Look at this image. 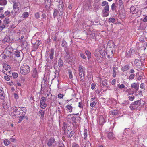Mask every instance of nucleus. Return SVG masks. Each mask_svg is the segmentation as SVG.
<instances>
[{
  "instance_id": "a211bd4d",
  "label": "nucleus",
  "mask_w": 147,
  "mask_h": 147,
  "mask_svg": "<svg viewBox=\"0 0 147 147\" xmlns=\"http://www.w3.org/2000/svg\"><path fill=\"white\" fill-rule=\"evenodd\" d=\"M54 53V50L53 49H51L49 53V58L51 60H52L53 58V55Z\"/></svg>"
},
{
  "instance_id": "aec40b11",
  "label": "nucleus",
  "mask_w": 147,
  "mask_h": 147,
  "mask_svg": "<svg viewBox=\"0 0 147 147\" xmlns=\"http://www.w3.org/2000/svg\"><path fill=\"white\" fill-rule=\"evenodd\" d=\"M20 107H15L13 108L14 111L16 112V113L18 115L20 114V113H19L20 112Z\"/></svg>"
},
{
  "instance_id": "cd10ccee",
  "label": "nucleus",
  "mask_w": 147,
  "mask_h": 147,
  "mask_svg": "<svg viewBox=\"0 0 147 147\" xmlns=\"http://www.w3.org/2000/svg\"><path fill=\"white\" fill-rule=\"evenodd\" d=\"M129 108L132 110H133L136 109V106H135V102L132 103L130 106Z\"/></svg>"
},
{
  "instance_id": "f257e3e1",
  "label": "nucleus",
  "mask_w": 147,
  "mask_h": 147,
  "mask_svg": "<svg viewBox=\"0 0 147 147\" xmlns=\"http://www.w3.org/2000/svg\"><path fill=\"white\" fill-rule=\"evenodd\" d=\"M30 67L27 65H24L20 67V72L22 74L25 75L28 74L30 72Z\"/></svg>"
},
{
  "instance_id": "3c124183",
  "label": "nucleus",
  "mask_w": 147,
  "mask_h": 147,
  "mask_svg": "<svg viewBox=\"0 0 147 147\" xmlns=\"http://www.w3.org/2000/svg\"><path fill=\"white\" fill-rule=\"evenodd\" d=\"M121 104L122 105L125 106L129 104V103L128 102L125 101L122 103H121Z\"/></svg>"
},
{
  "instance_id": "79ce46f5",
  "label": "nucleus",
  "mask_w": 147,
  "mask_h": 147,
  "mask_svg": "<svg viewBox=\"0 0 147 147\" xmlns=\"http://www.w3.org/2000/svg\"><path fill=\"white\" fill-rule=\"evenodd\" d=\"M58 11L57 9H55L53 13V16L54 18H55L57 15Z\"/></svg>"
},
{
  "instance_id": "680f3d73",
  "label": "nucleus",
  "mask_w": 147,
  "mask_h": 147,
  "mask_svg": "<svg viewBox=\"0 0 147 147\" xmlns=\"http://www.w3.org/2000/svg\"><path fill=\"white\" fill-rule=\"evenodd\" d=\"M96 105V103L94 101H93L90 104V106L92 107H94Z\"/></svg>"
},
{
  "instance_id": "f704fd0d",
  "label": "nucleus",
  "mask_w": 147,
  "mask_h": 147,
  "mask_svg": "<svg viewBox=\"0 0 147 147\" xmlns=\"http://www.w3.org/2000/svg\"><path fill=\"white\" fill-rule=\"evenodd\" d=\"M39 114L41 115L40 118L43 119L44 117L45 112L42 110H40L39 112Z\"/></svg>"
},
{
  "instance_id": "f3484780",
  "label": "nucleus",
  "mask_w": 147,
  "mask_h": 147,
  "mask_svg": "<svg viewBox=\"0 0 147 147\" xmlns=\"http://www.w3.org/2000/svg\"><path fill=\"white\" fill-rule=\"evenodd\" d=\"M107 136L109 139H113L115 138V136L113 132H109L107 133Z\"/></svg>"
},
{
  "instance_id": "603ef678",
  "label": "nucleus",
  "mask_w": 147,
  "mask_h": 147,
  "mask_svg": "<svg viewBox=\"0 0 147 147\" xmlns=\"http://www.w3.org/2000/svg\"><path fill=\"white\" fill-rule=\"evenodd\" d=\"M12 76L14 78H16L18 77V75L17 73L14 72L12 74Z\"/></svg>"
},
{
  "instance_id": "5fc2aeb1",
  "label": "nucleus",
  "mask_w": 147,
  "mask_h": 147,
  "mask_svg": "<svg viewBox=\"0 0 147 147\" xmlns=\"http://www.w3.org/2000/svg\"><path fill=\"white\" fill-rule=\"evenodd\" d=\"M64 96V95H63L62 94L59 93L58 95V97L59 99L62 98Z\"/></svg>"
},
{
  "instance_id": "a19ab883",
  "label": "nucleus",
  "mask_w": 147,
  "mask_h": 147,
  "mask_svg": "<svg viewBox=\"0 0 147 147\" xmlns=\"http://www.w3.org/2000/svg\"><path fill=\"white\" fill-rule=\"evenodd\" d=\"M29 16V13L28 12H25L22 15V17L23 18H27Z\"/></svg>"
},
{
  "instance_id": "09e8293b",
  "label": "nucleus",
  "mask_w": 147,
  "mask_h": 147,
  "mask_svg": "<svg viewBox=\"0 0 147 147\" xmlns=\"http://www.w3.org/2000/svg\"><path fill=\"white\" fill-rule=\"evenodd\" d=\"M22 115V116H20L19 117V119L18 121L19 123H20L23 119L24 115Z\"/></svg>"
},
{
  "instance_id": "7ed1b4c3",
  "label": "nucleus",
  "mask_w": 147,
  "mask_h": 147,
  "mask_svg": "<svg viewBox=\"0 0 147 147\" xmlns=\"http://www.w3.org/2000/svg\"><path fill=\"white\" fill-rule=\"evenodd\" d=\"M135 102L136 109H139L142 106H144L145 104V102L142 100H140Z\"/></svg>"
},
{
  "instance_id": "49530a36",
  "label": "nucleus",
  "mask_w": 147,
  "mask_h": 147,
  "mask_svg": "<svg viewBox=\"0 0 147 147\" xmlns=\"http://www.w3.org/2000/svg\"><path fill=\"white\" fill-rule=\"evenodd\" d=\"M118 86L120 89L125 88V86L123 84H118Z\"/></svg>"
},
{
  "instance_id": "a878e982",
  "label": "nucleus",
  "mask_w": 147,
  "mask_h": 147,
  "mask_svg": "<svg viewBox=\"0 0 147 147\" xmlns=\"http://www.w3.org/2000/svg\"><path fill=\"white\" fill-rule=\"evenodd\" d=\"M3 22L4 23V24H5V26H6L7 27H8L7 25H7L8 24H9L10 22L9 19V18H5V20L3 21Z\"/></svg>"
},
{
  "instance_id": "bb28decb",
  "label": "nucleus",
  "mask_w": 147,
  "mask_h": 147,
  "mask_svg": "<svg viewBox=\"0 0 147 147\" xmlns=\"http://www.w3.org/2000/svg\"><path fill=\"white\" fill-rule=\"evenodd\" d=\"M118 5L119 8L122 9L124 7L123 1L122 0H119L118 2Z\"/></svg>"
},
{
  "instance_id": "b1692460",
  "label": "nucleus",
  "mask_w": 147,
  "mask_h": 147,
  "mask_svg": "<svg viewBox=\"0 0 147 147\" xmlns=\"http://www.w3.org/2000/svg\"><path fill=\"white\" fill-rule=\"evenodd\" d=\"M85 53L87 56L88 60H89L91 58V56L90 51L88 50H86Z\"/></svg>"
},
{
  "instance_id": "69168bd1",
  "label": "nucleus",
  "mask_w": 147,
  "mask_h": 147,
  "mask_svg": "<svg viewBox=\"0 0 147 147\" xmlns=\"http://www.w3.org/2000/svg\"><path fill=\"white\" fill-rule=\"evenodd\" d=\"M116 82V80L115 79H113L111 82V84L112 85H114Z\"/></svg>"
},
{
  "instance_id": "2eb2a0df",
  "label": "nucleus",
  "mask_w": 147,
  "mask_h": 147,
  "mask_svg": "<svg viewBox=\"0 0 147 147\" xmlns=\"http://www.w3.org/2000/svg\"><path fill=\"white\" fill-rule=\"evenodd\" d=\"M38 75V73L36 68H34L32 71V76L34 78L37 77Z\"/></svg>"
},
{
  "instance_id": "052dcab7",
  "label": "nucleus",
  "mask_w": 147,
  "mask_h": 147,
  "mask_svg": "<svg viewBox=\"0 0 147 147\" xmlns=\"http://www.w3.org/2000/svg\"><path fill=\"white\" fill-rule=\"evenodd\" d=\"M105 49L104 48L103 49H100L98 51V54H100V55L101 54V53H102L103 52H104V51L105 50Z\"/></svg>"
},
{
  "instance_id": "e433bc0d",
  "label": "nucleus",
  "mask_w": 147,
  "mask_h": 147,
  "mask_svg": "<svg viewBox=\"0 0 147 147\" xmlns=\"http://www.w3.org/2000/svg\"><path fill=\"white\" fill-rule=\"evenodd\" d=\"M117 69V68H116L115 67H114L113 68V76L114 77H115L116 76V70Z\"/></svg>"
},
{
  "instance_id": "58836bf2",
  "label": "nucleus",
  "mask_w": 147,
  "mask_h": 147,
  "mask_svg": "<svg viewBox=\"0 0 147 147\" xmlns=\"http://www.w3.org/2000/svg\"><path fill=\"white\" fill-rule=\"evenodd\" d=\"M4 15L6 16L9 17L11 16V12L7 10L5 12Z\"/></svg>"
},
{
  "instance_id": "4be33fe9",
  "label": "nucleus",
  "mask_w": 147,
  "mask_h": 147,
  "mask_svg": "<svg viewBox=\"0 0 147 147\" xmlns=\"http://www.w3.org/2000/svg\"><path fill=\"white\" fill-rule=\"evenodd\" d=\"M99 121L100 125L103 124L105 123L104 118L102 116H100Z\"/></svg>"
},
{
  "instance_id": "9b49d317",
  "label": "nucleus",
  "mask_w": 147,
  "mask_h": 147,
  "mask_svg": "<svg viewBox=\"0 0 147 147\" xmlns=\"http://www.w3.org/2000/svg\"><path fill=\"white\" fill-rule=\"evenodd\" d=\"M107 81L106 80H104L101 82V81H100V87L103 88L104 87H107L108 85L107 83Z\"/></svg>"
},
{
  "instance_id": "1a4fd4ad",
  "label": "nucleus",
  "mask_w": 147,
  "mask_h": 147,
  "mask_svg": "<svg viewBox=\"0 0 147 147\" xmlns=\"http://www.w3.org/2000/svg\"><path fill=\"white\" fill-rule=\"evenodd\" d=\"M135 63L138 68H141V66L142 65V64L140 60L138 59H136L135 61Z\"/></svg>"
},
{
  "instance_id": "338daca9",
  "label": "nucleus",
  "mask_w": 147,
  "mask_h": 147,
  "mask_svg": "<svg viewBox=\"0 0 147 147\" xmlns=\"http://www.w3.org/2000/svg\"><path fill=\"white\" fill-rule=\"evenodd\" d=\"M6 26L4 24H2L1 26H0V28H1L2 30H3L4 29L5 27Z\"/></svg>"
},
{
  "instance_id": "0eeeda50",
  "label": "nucleus",
  "mask_w": 147,
  "mask_h": 147,
  "mask_svg": "<svg viewBox=\"0 0 147 147\" xmlns=\"http://www.w3.org/2000/svg\"><path fill=\"white\" fill-rule=\"evenodd\" d=\"M109 10V6H106L102 10V14L103 17H107L108 16Z\"/></svg>"
},
{
  "instance_id": "c756f323",
  "label": "nucleus",
  "mask_w": 147,
  "mask_h": 147,
  "mask_svg": "<svg viewBox=\"0 0 147 147\" xmlns=\"http://www.w3.org/2000/svg\"><path fill=\"white\" fill-rule=\"evenodd\" d=\"M14 55L17 57H20V51L17 50H16L14 52Z\"/></svg>"
},
{
  "instance_id": "8fccbe9b",
  "label": "nucleus",
  "mask_w": 147,
  "mask_h": 147,
  "mask_svg": "<svg viewBox=\"0 0 147 147\" xmlns=\"http://www.w3.org/2000/svg\"><path fill=\"white\" fill-rule=\"evenodd\" d=\"M108 5V3L107 2L105 1H103L102 3V6H105V5L109 6V5Z\"/></svg>"
},
{
  "instance_id": "39448f33",
  "label": "nucleus",
  "mask_w": 147,
  "mask_h": 147,
  "mask_svg": "<svg viewBox=\"0 0 147 147\" xmlns=\"http://www.w3.org/2000/svg\"><path fill=\"white\" fill-rule=\"evenodd\" d=\"M59 12H60V13H59V16H61L63 14V9L64 7V5L62 0H59Z\"/></svg>"
},
{
  "instance_id": "9d476101",
  "label": "nucleus",
  "mask_w": 147,
  "mask_h": 147,
  "mask_svg": "<svg viewBox=\"0 0 147 147\" xmlns=\"http://www.w3.org/2000/svg\"><path fill=\"white\" fill-rule=\"evenodd\" d=\"M3 53L5 54L6 56L11 58H13V56L12 55L13 54L12 52H11L7 51L5 50L3 52Z\"/></svg>"
},
{
  "instance_id": "37998d69",
  "label": "nucleus",
  "mask_w": 147,
  "mask_h": 147,
  "mask_svg": "<svg viewBox=\"0 0 147 147\" xmlns=\"http://www.w3.org/2000/svg\"><path fill=\"white\" fill-rule=\"evenodd\" d=\"M111 113L113 115H116L118 114V113L117 111L113 110L111 111Z\"/></svg>"
},
{
  "instance_id": "e2e57ef3",
  "label": "nucleus",
  "mask_w": 147,
  "mask_h": 147,
  "mask_svg": "<svg viewBox=\"0 0 147 147\" xmlns=\"http://www.w3.org/2000/svg\"><path fill=\"white\" fill-rule=\"evenodd\" d=\"M134 97L133 96H129V98L130 100L132 101L133 100Z\"/></svg>"
},
{
  "instance_id": "bf43d9fd",
  "label": "nucleus",
  "mask_w": 147,
  "mask_h": 147,
  "mask_svg": "<svg viewBox=\"0 0 147 147\" xmlns=\"http://www.w3.org/2000/svg\"><path fill=\"white\" fill-rule=\"evenodd\" d=\"M74 132L73 131H71L69 134L68 135V137L69 138H71L72 136L74 134Z\"/></svg>"
},
{
  "instance_id": "20e7f679",
  "label": "nucleus",
  "mask_w": 147,
  "mask_h": 147,
  "mask_svg": "<svg viewBox=\"0 0 147 147\" xmlns=\"http://www.w3.org/2000/svg\"><path fill=\"white\" fill-rule=\"evenodd\" d=\"M46 98L44 97L41 98L40 100V107L42 109H45L47 106V104L46 103Z\"/></svg>"
},
{
  "instance_id": "6ab92c4d",
  "label": "nucleus",
  "mask_w": 147,
  "mask_h": 147,
  "mask_svg": "<svg viewBox=\"0 0 147 147\" xmlns=\"http://www.w3.org/2000/svg\"><path fill=\"white\" fill-rule=\"evenodd\" d=\"M79 74L85 73V68L83 66H80L79 68Z\"/></svg>"
},
{
  "instance_id": "c03bdc74",
  "label": "nucleus",
  "mask_w": 147,
  "mask_h": 147,
  "mask_svg": "<svg viewBox=\"0 0 147 147\" xmlns=\"http://www.w3.org/2000/svg\"><path fill=\"white\" fill-rule=\"evenodd\" d=\"M80 56L83 59H86V57L85 55L82 53H81L80 54Z\"/></svg>"
},
{
  "instance_id": "ddd939ff",
  "label": "nucleus",
  "mask_w": 147,
  "mask_h": 147,
  "mask_svg": "<svg viewBox=\"0 0 147 147\" xmlns=\"http://www.w3.org/2000/svg\"><path fill=\"white\" fill-rule=\"evenodd\" d=\"M130 68V66L128 64H126L122 67L121 68V70L125 72L127 71Z\"/></svg>"
},
{
  "instance_id": "5701e85b",
  "label": "nucleus",
  "mask_w": 147,
  "mask_h": 147,
  "mask_svg": "<svg viewBox=\"0 0 147 147\" xmlns=\"http://www.w3.org/2000/svg\"><path fill=\"white\" fill-rule=\"evenodd\" d=\"M19 3L18 2H14L13 5V9L15 11L16 10L18 9L19 10V7H18Z\"/></svg>"
},
{
  "instance_id": "f03ea898",
  "label": "nucleus",
  "mask_w": 147,
  "mask_h": 147,
  "mask_svg": "<svg viewBox=\"0 0 147 147\" xmlns=\"http://www.w3.org/2000/svg\"><path fill=\"white\" fill-rule=\"evenodd\" d=\"M3 66V67L2 72L7 76L9 75L10 73H11L10 66L6 64H4Z\"/></svg>"
},
{
  "instance_id": "393cba45",
  "label": "nucleus",
  "mask_w": 147,
  "mask_h": 147,
  "mask_svg": "<svg viewBox=\"0 0 147 147\" xmlns=\"http://www.w3.org/2000/svg\"><path fill=\"white\" fill-rule=\"evenodd\" d=\"M66 108L68 109V111L69 112H71L72 111V107L71 104L67 105L66 106Z\"/></svg>"
},
{
  "instance_id": "774afa93",
  "label": "nucleus",
  "mask_w": 147,
  "mask_h": 147,
  "mask_svg": "<svg viewBox=\"0 0 147 147\" xmlns=\"http://www.w3.org/2000/svg\"><path fill=\"white\" fill-rule=\"evenodd\" d=\"M79 145L78 144L75 143H73L72 144V147H79Z\"/></svg>"
},
{
  "instance_id": "ea45409f",
  "label": "nucleus",
  "mask_w": 147,
  "mask_h": 147,
  "mask_svg": "<svg viewBox=\"0 0 147 147\" xmlns=\"http://www.w3.org/2000/svg\"><path fill=\"white\" fill-rule=\"evenodd\" d=\"M109 22L114 23L115 22V19L114 18H110L109 19Z\"/></svg>"
},
{
  "instance_id": "4468645a",
  "label": "nucleus",
  "mask_w": 147,
  "mask_h": 147,
  "mask_svg": "<svg viewBox=\"0 0 147 147\" xmlns=\"http://www.w3.org/2000/svg\"><path fill=\"white\" fill-rule=\"evenodd\" d=\"M74 114H70L68 115L67 117V118L68 119H70L71 118L72 122L74 123H76V118L74 116Z\"/></svg>"
},
{
  "instance_id": "412c9836",
  "label": "nucleus",
  "mask_w": 147,
  "mask_h": 147,
  "mask_svg": "<svg viewBox=\"0 0 147 147\" xmlns=\"http://www.w3.org/2000/svg\"><path fill=\"white\" fill-rule=\"evenodd\" d=\"M84 139L86 140L88 136V130L86 129H84L83 133Z\"/></svg>"
},
{
  "instance_id": "f8f14e48",
  "label": "nucleus",
  "mask_w": 147,
  "mask_h": 147,
  "mask_svg": "<svg viewBox=\"0 0 147 147\" xmlns=\"http://www.w3.org/2000/svg\"><path fill=\"white\" fill-rule=\"evenodd\" d=\"M131 86L132 88H134L135 92H136L139 89V85L137 83H134L131 84Z\"/></svg>"
},
{
  "instance_id": "dca6fc26",
  "label": "nucleus",
  "mask_w": 147,
  "mask_h": 147,
  "mask_svg": "<svg viewBox=\"0 0 147 147\" xmlns=\"http://www.w3.org/2000/svg\"><path fill=\"white\" fill-rule=\"evenodd\" d=\"M55 141L54 139H53L52 138H51L49 140L47 144L48 146H51L54 143Z\"/></svg>"
},
{
  "instance_id": "4d7b16f0",
  "label": "nucleus",
  "mask_w": 147,
  "mask_h": 147,
  "mask_svg": "<svg viewBox=\"0 0 147 147\" xmlns=\"http://www.w3.org/2000/svg\"><path fill=\"white\" fill-rule=\"evenodd\" d=\"M35 17L36 19H38L40 18V15L38 12H36L35 14Z\"/></svg>"
},
{
  "instance_id": "de8ad7c7",
  "label": "nucleus",
  "mask_w": 147,
  "mask_h": 147,
  "mask_svg": "<svg viewBox=\"0 0 147 147\" xmlns=\"http://www.w3.org/2000/svg\"><path fill=\"white\" fill-rule=\"evenodd\" d=\"M68 72L69 74V78L70 79L72 78L73 75L72 71L71 70H69L68 71Z\"/></svg>"
},
{
  "instance_id": "a18cd8bd",
  "label": "nucleus",
  "mask_w": 147,
  "mask_h": 147,
  "mask_svg": "<svg viewBox=\"0 0 147 147\" xmlns=\"http://www.w3.org/2000/svg\"><path fill=\"white\" fill-rule=\"evenodd\" d=\"M116 8V6L115 5V4L113 3L112 4L111 7V9L113 11H114Z\"/></svg>"
},
{
  "instance_id": "c9c22d12",
  "label": "nucleus",
  "mask_w": 147,
  "mask_h": 147,
  "mask_svg": "<svg viewBox=\"0 0 147 147\" xmlns=\"http://www.w3.org/2000/svg\"><path fill=\"white\" fill-rule=\"evenodd\" d=\"M5 50L11 52H12V51H13V49L11 46H9L6 48Z\"/></svg>"
},
{
  "instance_id": "4c0bfd02",
  "label": "nucleus",
  "mask_w": 147,
  "mask_h": 147,
  "mask_svg": "<svg viewBox=\"0 0 147 147\" xmlns=\"http://www.w3.org/2000/svg\"><path fill=\"white\" fill-rule=\"evenodd\" d=\"M7 3L6 0H3L0 1V5H5L7 4Z\"/></svg>"
},
{
  "instance_id": "c85d7f7f",
  "label": "nucleus",
  "mask_w": 147,
  "mask_h": 147,
  "mask_svg": "<svg viewBox=\"0 0 147 147\" xmlns=\"http://www.w3.org/2000/svg\"><path fill=\"white\" fill-rule=\"evenodd\" d=\"M26 111V109L25 107H22L20 108V111H23L22 112V115H25Z\"/></svg>"
},
{
  "instance_id": "864d4df0",
  "label": "nucleus",
  "mask_w": 147,
  "mask_h": 147,
  "mask_svg": "<svg viewBox=\"0 0 147 147\" xmlns=\"http://www.w3.org/2000/svg\"><path fill=\"white\" fill-rule=\"evenodd\" d=\"M106 54H107V53L105 50L104 52H103L102 53H101V55L103 58H105Z\"/></svg>"
},
{
  "instance_id": "72a5a7b5",
  "label": "nucleus",
  "mask_w": 147,
  "mask_h": 147,
  "mask_svg": "<svg viewBox=\"0 0 147 147\" xmlns=\"http://www.w3.org/2000/svg\"><path fill=\"white\" fill-rule=\"evenodd\" d=\"M60 71V69L58 68V70H55L54 73H55V78H56V77H58L59 74V73Z\"/></svg>"
},
{
  "instance_id": "473e14b6",
  "label": "nucleus",
  "mask_w": 147,
  "mask_h": 147,
  "mask_svg": "<svg viewBox=\"0 0 147 147\" xmlns=\"http://www.w3.org/2000/svg\"><path fill=\"white\" fill-rule=\"evenodd\" d=\"M85 73H84L79 74V75L80 77V79L81 80V81L82 82L84 81V80Z\"/></svg>"
},
{
  "instance_id": "423d86ee",
  "label": "nucleus",
  "mask_w": 147,
  "mask_h": 147,
  "mask_svg": "<svg viewBox=\"0 0 147 147\" xmlns=\"http://www.w3.org/2000/svg\"><path fill=\"white\" fill-rule=\"evenodd\" d=\"M130 9L131 13L133 14H136L139 12L138 8L135 5L131 6Z\"/></svg>"
},
{
  "instance_id": "6e6d98bb",
  "label": "nucleus",
  "mask_w": 147,
  "mask_h": 147,
  "mask_svg": "<svg viewBox=\"0 0 147 147\" xmlns=\"http://www.w3.org/2000/svg\"><path fill=\"white\" fill-rule=\"evenodd\" d=\"M42 18V20L44 21V19L46 20V16L45 14V13H43L42 14L41 16Z\"/></svg>"
},
{
  "instance_id": "2f4dec72",
  "label": "nucleus",
  "mask_w": 147,
  "mask_h": 147,
  "mask_svg": "<svg viewBox=\"0 0 147 147\" xmlns=\"http://www.w3.org/2000/svg\"><path fill=\"white\" fill-rule=\"evenodd\" d=\"M4 143L5 146H7L10 144V141L8 139H5L4 140Z\"/></svg>"
},
{
  "instance_id": "7c9ffc66",
  "label": "nucleus",
  "mask_w": 147,
  "mask_h": 147,
  "mask_svg": "<svg viewBox=\"0 0 147 147\" xmlns=\"http://www.w3.org/2000/svg\"><path fill=\"white\" fill-rule=\"evenodd\" d=\"M63 61L61 58H60L58 60V66L59 67H62L63 65Z\"/></svg>"
},
{
  "instance_id": "0e129e2a",
  "label": "nucleus",
  "mask_w": 147,
  "mask_h": 147,
  "mask_svg": "<svg viewBox=\"0 0 147 147\" xmlns=\"http://www.w3.org/2000/svg\"><path fill=\"white\" fill-rule=\"evenodd\" d=\"M5 98V96L4 94H1L0 96V99L2 100H3Z\"/></svg>"
},
{
  "instance_id": "13d9d810",
  "label": "nucleus",
  "mask_w": 147,
  "mask_h": 147,
  "mask_svg": "<svg viewBox=\"0 0 147 147\" xmlns=\"http://www.w3.org/2000/svg\"><path fill=\"white\" fill-rule=\"evenodd\" d=\"M135 76V74H132L130 75L129 76V79L132 80L134 78Z\"/></svg>"
},
{
  "instance_id": "6e6552de",
  "label": "nucleus",
  "mask_w": 147,
  "mask_h": 147,
  "mask_svg": "<svg viewBox=\"0 0 147 147\" xmlns=\"http://www.w3.org/2000/svg\"><path fill=\"white\" fill-rule=\"evenodd\" d=\"M80 144L82 147L84 146V147H86V144L87 147H89L91 146V144L88 141H87L86 143L85 142L83 141V140L80 142Z\"/></svg>"
}]
</instances>
